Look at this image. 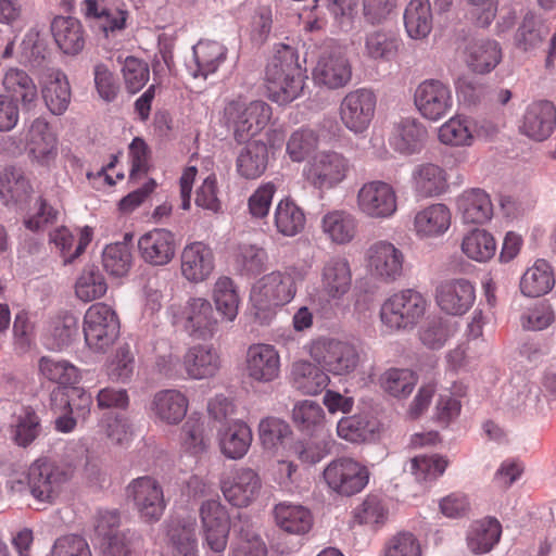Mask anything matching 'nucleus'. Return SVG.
Listing matches in <instances>:
<instances>
[{
  "instance_id": "1",
  "label": "nucleus",
  "mask_w": 556,
  "mask_h": 556,
  "mask_svg": "<svg viewBox=\"0 0 556 556\" xmlns=\"http://www.w3.org/2000/svg\"><path fill=\"white\" fill-rule=\"evenodd\" d=\"M306 78L298 50L290 45H276L265 70L268 98L279 105L291 103L302 94Z\"/></svg>"
},
{
  "instance_id": "2",
  "label": "nucleus",
  "mask_w": 556,
  "mask_h": 556,
  "mask_svg": "<svg viewBox=\"0 0 556 556\" xmlns=\"http://www.w3.org/2000/svg\"><path fill=\"white\" fill-rule=\"evenodd\" d=\"M71 477L72 470L68 466L46 457L38 458L29 466L26 482L12 481L11 490L17 493L28 491L37 502L53 504Z\"/></svg>"
},
{
  "instance_id": "3",
  "label": "nucleus",
  "mask_w": 556,
  "mask_h": 556,
  "mask_svg": "<svg viewBox=\"0 0 556 556\" xmlns=\"http://www.w3.org/2000/svg\"><path fill=\"white\" fill-rule=\"evenodd\" d=\"M302 268L290 265L264 275L254 286L251 300L258 312H271L290 303L296 294V285L304 280Z\"/></svg>"
},
{
  "instance_id": "4",
  "label": "nucleus",
  "mask_w": 556,
  "mask_h": 556,
  "mask_svg": "<svg viewBox=\"0 0 556 556\" xmlns=\"http://www.w3.org/2000/svg\"><path fill=\"white\" fill-rule=\"evenodd\" d=\"M271 108L264 101L245 104L232 100L224 108V126L232 131L233 140L241 144L262 132L271 118Z\"/></svg>"
},
{
  "instance_id": "5",
  "label": "nucleus",
  "mask_w": 556,
  "mask_h": 556,
  "mask_svg": "<svg viewBox=\"0 0 556 556\" xmlns=\"http://www.w3.org/2000/svg\"><path fill=\"white\" fill-rule=\"evenodd\" d=\"M351 167L350 160L343 153L323 150L311 156L303 168V176L314 189L330 190L346 179Z\"/></svg>"
},
{
  "instance_id": "6",
  "label": "nucleus",
  "mask_w": 556,
  "mask_h": 556,
  "mask_svg": "<svg viewBox=\"0 0 556 556\" xmlns=\"http://www.w3.org/2000/svg\"><path fill=\"white\" fill-rule=\"evenodd\" d=\"M309 355L323 369L336 376L353 372L361 363L359 351L353 343L332 338L313 341Z\"/></svg>"
},
{
  "instance_id": "7",
  "label": "nucleus",
  "mask_w": 556,
  "mask_h": 556,
  "mask_svg": "<svg viewBox=\"0 0 556 556\" xmlns=\"http://www.w3.org/2000/svg\"><path fill=\"white\" fill-rule=\"evenodd\" d=\"M427 301L419 292L403 290L382 304L380 318L391 330L413 328L424 316Z\"/></svg>"
},
{
  "instance_id": "8",
  "label": "nucleus",
  "mask_w": 556,
  "mask_h": 556,
  "mask_svg": "<svg viewBox=\"0 0 556 556\" xmlns=\"http://www.w3.org/2000/svg\"><path fill=\"white\" fill-rule=\"evenodd\" d=\"M174 324L194 340H208L218 330V320L211 302L204 298H190L173 314Z\"/></svg>"
},
{
  "instance_id": "9",
  "label": "nucleus",
  "mask_w": 556,
  "mask_h": 556,
  "mask_svg": "<svg viewBox=\"0 0 556 556\" xmlns=\"http://www.w3.org/2000/svg\"><path fill=\"white\" fill-rule=\"evenodd\" d=\"M80 12L89 25L105 38L123 31L129 17V12L121 0H83Z\"/></svg>"
},
{
  "instance_id": "10",
  "label": "nucleus",
  "mask_w": 556,
  "mask_h": 556,
  "mask_svg": "<svg viewBox=\"0 0 556 556\" xmlns=\"http://www.w3.org/2000/svg\"><path fill=\"white\" fill-rule=\"evenodd\" d=\"M83 330L89 348L104 351L118 337L119 320L111 306L105 303H96L85 314Z\"/></svg>"
},
{
  "instance_id": "11",
  "label": "nucleus",
  "mask_w": 556,
  "mask_h": 556,
  "mask_svg": "<svg viewBox=\"0 0 556 556\" xmlns=\"http://www.w3.org/2000/svg\"><path fill=\"white\" fill-rule=\"evenodd\" d=\"M323 475L327 485L343 496L359 493L369 480L367 467L350 457L333 459Z\"/></svg>"
},
{
  "instance_id": "12",
  "label": "nucleus",
  "mask_w": 556,
  "mask_h": 556,
  "mask_svg": "<svg viewBox=\"0 0 556 556\" xmlns=\"http://www.w3.org/2000/svg\"><path fill=\"white\" fill-rule=\"evenodd\" d=\"M414 104L424 118L437 122L453 108L452 89L440 79H425L415 89Z\"/></svg>"
},
{
  "instance_id": "13",
  "label": "nucleus",
  "mask_w": 556,
  "mask_h": 556,
  "mask_svg": "<svg viewBox=\"0 0 556 556\" xmlns=\"http://www.w3.org/2000/svg\"><path fill=\"white\" fill-rule=\"evenodd\" d=\"M376 94L366 88L350 91L339 108L342 124L354 134L364 132L370 125L376 111Z\"/></svg>"
},
{
  "instance_id": "14",
  "label": "nucleus",
  "mask_w": 556,
  "mask_h": 556,
  "mask_svg": "<svg viewBox=\"0 0 556 556\" xmlns=\"http://www.w3.org/2000/svg\"><path fill=\"white\" fill-rule=\"evenodd\" d=\"M127 495L146 522H156L163 516L166 507L164 493L154 478L144 476L134 479L127 486Z\"/></svg>"
},
{
  "instance_id": "15",
  "label": "nucleus",
  "mask_w": 556,
  "mask_h": 556,
  "mask_svg": "<svg viewBox=\"0 0 556 556\" xmlns=\"http://www.w3.org/2000/svg\"><path fill=\"white\" fill-rule=\"evenodd\" d=\"M357 205L371 218H389L397 210L394 188L382 180H372L362 186L357 193Z\"/></svg>"
},
{
  "instance_id": "16",
  "label": "nucleus",
  "mask_w": 556,
  "mask_h": 556,
  "mask_svg": "<svg viewBox=\"0 0 556 556\" xmlns=\"http://www.w3.org/2000/svg\"><path fill=\"white\" fill-rule=\"evenodd\" d=\"M204 540L208 548L222 554L227 546L230 529L229 516L226 508L215 500H207L200 507Z\"/></svg>"
},
{
  "instance_id": "17",
  "label": "nucleus",
  "mask_w": 556,
  "mask_h": 556,
  "mask_svg": "<svg viewBox=\"0 0 556 556\" xmlns=\"http://www.w3.org/2000/svg\"><path fill=\"white\" fill-rule=\"evenodd\" d=\"M368 267L374 276L384 282H393L402 277L404 254L389 241H377L366 253Z\"/></svg>"
},
{
  "instance_id": "18",
  "label": "nucleus",
  "mask_w": 556,
  "mask_h": 556,
  "mask_svg": "<svg viewBox=\"0 0 556 556\" xmlns=\"http://www.w3.org/2000/svg\"><path fill=\"white\" fill-rule=\"evenodd\" d=\"M435 301L441 311L448 315L466 314L476 301L473 285L464 278L442 281L435 289Z\"/></svg>"
},
{
  "instance_id": "19",
  "label": "nucleus",
  "mask_w": 556,
  "mask_h": 556,
  "mask_svg": "<svg viewBox=\"0 0 556 556\" xmlns=\"http://www.w3.org/2000/svg\"><path fill=\"white\" fill-rule=\"evenodd\" d=\"M182 277L192 283H200L210 278L215 269L213 249L202 242L194 241L185 245L180 255Z\"/></svg>"
},
{
  "instance_id": "20",
  "label": "nucleus",
  "mask_w": 556,
  "mask_h": 556,
  "mask_svg": "<svg viewBox=\"0 0 556 556\" xmlns=\"http://www.w3.org/2000/svg\"><path fill=\"white\" fill-rule=\"evenodd\" d=\"M352 77V67L348 58L338 49L325 50L313 71V78L319 86L328 89L342 88Z\"/></svg>"
},
{
  "instance_id": "21",
  "label": "nucleus",
  "mask_w": 556,
  "mask_h": 556,
  "mask_svg": "<svg viewBox=\"0 0 556 556\" xmlns=\"http://www.w3.org/2000/svg\"><path fill=\"white\" fill-rule=\"evenodd\" d=\"M26 148L31 162L45 167L54 163L58 156V138L45 118L37 117L30 124Z\"/></svg>"
},
{
  "instance_id": "22",
  "label": "nucleus",
  "mask_w": 556,
  "mask_h": 556,
  "mask_svg": "<svg viewBox=\"0 0 556 556\" xmlns=\"http://www.w3.org/2000/svg\"><path fill=\"white\" fill-rule=\"evenodd\" d=\"M140 257L149 265L165 266L176 252L175 235L164 228H154L138 240Z\"/></svg>"
},
{
  "instance_id": "23",
  "label": "nucleus",
  "mask_w": 556,
  "mask_h": 556,
  "mask_svg": "<svg viewBox=\"0 0 556 556\" xmlns=\"http://www.w3.org/2000/svg\"><path fill=\"white\" fill-rule=\"evenodd\" d=\"M260 489L261 479L251 468H238L222 480L225 498L237 507H247L255 498Z\"/></svg>"
},
{
  "instance_id": "24",
  "label": "nucleus",
  "mask_w": 556,
  "mask_h": 556,
  "mask_svg": "<svg viewBox=\"0 0 556 556\" xmlns=\"http://www.w3.org/2000/svg\"><path fill=\"white\" fill-rule=\"evenodd\" d=\"M280 356L274 345L253 344L247 352V374L257 382H271L279 377Z\"/></svg>"
},
{
  "instance_id": "25",
  "label": "nucleus",
  "mask_w": 556,
  "mask_h": 556,
  "mask_svg": "<svg viewBox=\"0 0 556 556\" xmlns=\"http://www.w3.org/2000/svg\"><path fill=\"white\" fill-rule=\"evenodd\" d=\"M189 400L177 389L157 391L149 405L152 417L166 425H178L187 415Z\"/></svg>"
},
{
  "instance_id": "26",
  "label": "nucleus",
  "mask_w": 556,
  "mask_h": 556,
  "mask_svg": "<svg viewBox=\"0 0 556 556\" xmlns=\"http://www.w3.org/2000/svg\"><path fill=\"white\" fill-rule=\"evenodd\" d=\"M167 545L175 556H194L198 548L197 521L192 517L172 516L164 522Z\"/></svg>"
},
{
  "instance_id": "27",
  "label": "nucleus",
  "mask_w": 556,
  "mask_h": 556,
  "mask_svg": "<svg viewBox=\"0 0 556 556\" xmlns=\"http://www.w3.org/2000/svg\"><path fill=\"white\" fill-rule=\"evenodd\" d=\"M556 126V108L547 100L531 103L523 115L520 130L527 137L543 141L547 139Z\"/></svg>"
},
{
  "instance_id": "28",
  "label": "nucleus",
  "mask_w": 556,
  "mask_h": 556,
  "mask_svg": "<svg viewBox=\"0 0 556 556\" xmlns=\"http://www.w3.org/2000/svg\"><path fill=\"white\" fill-rule=\"evenodd\" d=\"M321 291L332 300H340L351 289L352 270L349 260L333 255L325 261L321 268Z\"/></svg>"
},
{
  "instance_id": "29",
  "label": "nucleus",
  "mask_w": 556,
  "mask_h": 556,
  "mask_svg": "<svg viewBox=\"0 0 556 556\" xmlns=\"http://www.w3.org/2000/svg\"><path fill=\"white\" fill-rule=\"evenodd\" d=\"M51 34L59 49L68 55L83 51L86 31L81 22L73 16H55L50 25Z\"/></svg>"
},
{
  "instance_id": "30",
  "label": "nucleus",
  "mask_w": 556,
  "mask_h": 556,
  "mask_svg": "<svg viewBox=\"0 0 556 556\" xmlns=\"http://www.w3.org/2000/svg\"><path fill=\"white\" fill-rule=\"evenodd\" d=\"M252 440L251 428L241 420L226 422L218 430L220 452L229 459H241L248 453Z\"/></svg>"
},
{
  "instance_id": "31",
  "label": "nucleus",
  "mask_w": 556,
  "mask_h": 556,
  "mask_svg": "<svg viewBox=\"0 0 556 556\" xmlns=\"http://www.w3.org/2000/svg\"><path fill=\"white\" fill-rule=\"evenodd\" d=\"M426 139V127L417 118L405 117L394 124L390 143L395 151L410 155L420 152Z\"/></svg>"
},
{
  "instance_id": "32",
  "label": "nucleus",
  "mask_w": 556,
  "mask_h": 556,
  "mask_svg": "<svg viewBox=\"0 0 556 556\" xmlns=\"http://www.w3.org/2000/svg\"><path fill=\"white\" fill-rule=\"evenodd\" d=\"M236 157V169L240 177L253 180L260 178L267 169L268 147L262 140L244 142Z\"/></svg>"
},
{
  "instance_id": "33",
  "label": "nucleus",
  "mask_w": 556,
  "mask_h": 556,
  "mask_svg": "<svg viewBox=\"0 0 556 556\" xmlns=\"http://www.w3.org/2000/svg\"><path fill=\"white\" fill-rule=\"evenodd\" d=\"M502 60V49L492 39H476L470 41L465 50L467 66L477 74L492 72Z\"/></svg>"
},
{
  "instance_id": "34",
  "label": "nucleus",
  "mask_w": 556,
  "mask_h": 556,
  "mask_svg": "<svg viewBox=\"0 0 556 556\" xmlns=\"http://www.w3.org/2000/svg\"><path fill=\"white\" fill-rule=\"evenodd\" d=\"M412 179L414 191L422 199L438 197L448 188L445 170L432 163L416 166Z\"/></svg>"
},
{
  "instance_id": "35",
  "label": "nucleus",
  "mask_w": 556,
  "mask_h": 556,
  "mask_svg": "<svg viewBox=\"0 0 556 556\" xmlns=\"http://www.w3.org/2000/svg\"><path fill=\"white\" fill-rule=\"evenodd\" d=\"M5 90L4 96L21 102L24 110H30L38 100V90L34 79L24 71L16 67L9 68L2 78Z\"/></svg>"
},
{
  "instance_id": "36",
  "label": "nucleus",
  "mask_w": 556,
  "mask_h": 556,
  "mask_svg": "<svg viewBox=\"0 0 556 556\" xmlns=\"http://www.w3.org/2000/svg\"><path fill=\"white\" fill-rule=\"evenodd\" d=\"M457 206L464 222L468 224H484L493 216L491 198L479 188L464 191L457 199Z\"/></svg>"
},
{
  "instance_id": "37",
  "label": "nucleus",
  "mask_w": 556,
  "mask_h": 556,
  "mask_svg": "<svg viewBox=\"0 0 556 556\" xmlns=\"http://www.w3.org/2000/svg\"><path fill=\"white\" fill-rule=\"evenodd\" d=\"M402 47V40L392 31H368L364 38V55L376 62L393 61Z\"/></svg>"
},
{
  "instance_id": "38",
  "label": "nucleus",
  "mask_w": 556,
  "mask_h": 556,
  "mask_svg": "<svg viewBox=\"0 0 556 556\" xmlns=\"http://www.w3.org/2000/svg\"><path fill=\"white\" fill-rule=\"evenodd\" d=\"M555 286L553 267L545 260H536L520 279V291L525 296L539 298L548 293Z\"/></svg>"
},
{
  "instance_id": "39",
  "label": "nucleus",
  "mask_w": 556,
  "mask_h": 556,
  "mask_svg": "<svg viewBox=\"0 0 556 556\" xmlns=\"http://www.w3.org/2000/svg\"><path fill=\"white\" fill-rule=\"evenodd\" d=\"M452 214L443 203L431 204L419 211L414 219L417 235L435 237L443 235L451 226Z\"/></svg>"
},
{
  "instance_id": "40",
  "label": "nucleus",
  "mask_w": 556,
  "mask_h": 556,
  "mask_svg": "<svg viewBox=\"0 0 556 556\" xmlns=\"http://www.w3.org/2000/svg\"><path fill=\"white\" fill-rule=\"evenodd\" d=\"M325 371L308 361L295 362L291 370L292 384L303 394H318L329 383V377Z\"/></svg>"
},
{
  "instance_id": "41",
  "label": "nucleus",
  "mask_w": 556,
  "mask_h": 556,
  "mask_svg": "<svg viewBox=\"0 0 556 556\" xmlns=\"http://www.w3.org/2000/svg\"><path fill=\"white\" fill-rule=\"evenodd\" d=\"M219 356L208 346L195 345L184 356V367L192 379L213 377L219 369Z\"/></svg>"
},
{
  "instance_id": "42",
  "label": "nucleus",
  "mask_w": 556,
  "mask_h": 556,
  "mask_svg": "<svg viewBox=\"0 0 556 556\" xmlns=\"http://www.w3.org/2000/svg\"><path fill=\"white\" fill-rule=\"evenodd\" d=\"M227 56V48L218 41L200 40L193 47V59L195 70L192 72L193 77L206 78L214 74Z\"/></svg>"
},
{
  "instance_id": "43",
  "label": "nucleus",
  "mask_w": 556,
  "mask_h": 556,
  "mask_svg": "<svg viewBox=\"0 0 556 556\" xmlns=\"http://www.w3.org/2000/svg\"><path fill=\"white\" fill-rule=\"evenodd\" d=\"M502 526L495 518L473 522L467 533V546L473 554L489 553L500 541Z\"/></svg>"
},
{
  "instance_id": "44",
  "label": "nucleus",
  "mask_w": 556,
  "mask_h": 556,
  "mask_svg": "<svg viewBox=\"0 0 556 556\" xmlns=\"http://www.w3.org/2000/svg\"><path fill=\"white\" fill-rule=\"evenodd\" d=\"M277 526L290 534L302 535L313 526L311 511L301 505L278 504L274 509Z\"/></svg>"
},
{
  "instance_id": "45",
  "label": "nucleus",
  "mask_w": 556,
  "mask_h": 556,
  "mask_svg": "<svg viewBox=\"0 0 556 556\" xmlns=\"http://www.w3.org/2000/svg\"><path fill=\"white\" fill-rule=\"evenodd\" d=\"M305 224V213L293 200L279 201L274 212V225L280 235L294 237L304 230Z\"/></svg>"
},
{
  "instance_id": "46",
  "label": "nucleus",
  "mask_w": 556,
  "mask_h": 556,
  "mask_svg": "<svg viewBox=\"0 0 556 556\" xmlns=\"http://www.w3.org/2000/svg\"><path fill=\"white\" fill-rule=\"evenodd\" d=\"M31 190L30 181L22 168L7 166L0 173V197L7 204L26 201Z\"/></svg>"
},
{
  "instance_id": "47",
  "label": "nucleus",
  "mask_w": 556,
  "mask_h": 556,
  "mask_svg": "<svg viewBox=\"0 0 556 556\" xmlns=\"http://www.w3.org/2000/svg\"><path fill=\"white\" fill-rule=\"evenodd\" d=\"M325 235L337 244L351 242L357 231L356 218L349 212L336 210L327 213L321 219Z\"/></svg>"
},
{
  "instance_id": "48",
  "label": "nucleus",
  "mask_w": 556,
  "mask_h": 556,
  "mask_svg": "<svg viewBox=\"0 0 556 556\" xmlns=\"http://www.w3.org/2000/svg\"><path fill=\"white\" fill-rule=\"evenodd\" d=\"M41 92L48 110L53 115H62L66 112L71 103L72 91L64 73L51 74Z\"/></svg>"
},
{
  "instance_id": "49",
  "label": "nucleus",
  "mask_w": 556,
  "mask_h": 556,
  "mask_svg": "<svg viewBox=\"0 0 556 556\" xmlns=\"http://www.w3.org/2000/svg\"><path fill=\"white\" fill-rule=\"evenodd\" d=\"M404 26L410 38H426L432 29L430 1L410 0L404 12Z\"/></svg>"
},
{
  "instance_id": "50",
  "label": "nucleus",
  "mask_w": 556,
  "mask_h": 556,
  "mask_svg": "<svg viewBox=\"0 0 556 556\" xmlns=\"http://www.w3.org/2000/svg\"><path fill=\"white\" fill-rule=\"evenodd\" d=\"M79 324L72 313H64L53 318L50 323L49 333L46 337V345L51 350L61 351L68 346L78 334Z\"/></svg>"
},
{
  "instance_id": "51",
  "label": "nucleus",
  "mask_w": 556,
  "mask_h": 556,
  "mask_svg": "<svg viewBox=\"0 0 556 556\" xmlns=\"http://www.w3.org/2000/svg\"><path fill=\"white\" fill-rule=\"evenodd\" d=\"M547 34L548 28L542 18L533 13H527L516 30L515 45L518 49L527 52L539 47Z\"/></svg>"
},
{
  "instance_id": "52",
  "label": "nucleus",
  "mask_w": 556,
  "mask_h": 556,
  "mask_svg": "<svg viewBox=\"0 0 556 556\" xmlns=\"http://www.w3.org/2000/svg\"><path fill=\"white\" fill-rule=\"evenodd\" d=\"M40 430V419L30 407H26L15 415L10 426L12 440L23 447L30 445L39 435Z\"/></svg>"
},
{
  "instance_id": "53",
  "label": "nucleus",
  "mask_w": 556,
  "mask_h": 556,
  "mask_svg": "<svg viewBox=\"0 0 556 556\" xmlns=\"http://www.w3.org/2000/svg\"><path fill=\"white\" fill-rule=\"evenodd\" d=\"M462 251L469 258L482 263L494 256L496 242L493 236L486 230L473 229L464 237Z\"/></svg>"
},
{
  "instance_id": "54",
  "label": "nucleus",
  "mask_w": 556,
  "mask_h": 556,
  "mask_svg": "<svg viewBox=\"0 0 556 556\" xmlns=\"http://www.w3.org/2000/svg\"><path fill=\"white\" fill-rule=\"evenodd\" d=\"M292 421L300 431L313 433L325 424L324 408L312 400L299 401L292 409Z\"/></svg>"
},
{
  "instance_id": "55",
  "label": "nucleus",
  "mask_w": 556,
  "mask_h": 556,
  "mask_svg": "<svg viewBox=\"0 0 556 556\" xmlns=\"http://www.w3.org/2000/svg\"><path fill=\"white\" fill-rule=\"evenodd\" d=\"M267 252L255 244H239L235 252V267L244 276H256L266 268Z\"/></svg>"
},
{
  "instance_id": "56",
  "label": "nucleus",
  "mask_w": 556,
  "mask_h": 556,
  "mask_svg": "<svg viewBox=\"0 0 556 556\" xmlns=\"http://www.w3.org/2000/svg\"><path fill=\"white\" fill-rule=\"evenodd\" d=\"M319 144V135L309 127H301L294 130L286 147V152L292 162H303Z\"/></svg>"
},
{
  "instance_id": "57",
  "label": "nucleus",
  "mask_w": 556,
  "mask_h": 556,
  "mask_svg": "<svg viewBox=\"0 0 556 556\" xmlns=\"http://www.w3.org/2000/svg\"><path fill=\"white\" fill-rule=\"evenodd\" d=\"M233 529L238 532V538L232 545V556H267L265 542L253 531L248 521L241 522L239 528L233 523Z\"/></svg>"
},
{
  "instance_id": "58",
  "label": "nucleus",
  "mask_w": 556,
  "mask_h": 556,
  "mask_svg": "<svg viewBox=\"0 0 556 556\" xmlns=\"http://www.w3.org/2000/svg\"><path fill=\"white\" fill-rule=\"evenodd\" d=\"M51 401H55L56 404L60 402V404L66 405L67 408L73 407V413L81 420L89 417L93 403L91 394L79 387L59 388L51 393Z\"/></svg>"
},
{
  "instance_id": "59",
  "label": "nucleus",
  "mask_w": 556,
  "mask_h": 556,
  "mask_svg": "<svg viewBox=\"0 0 556 556\" xmlns=\"http://www.w3.org/2000/svg\"><path fill=\"white\" fill-rule=\"evenodd\" d=\"M102 264L106 273L114 277L125 276L132 264L130 247L126 242H117L105 247Z\"/></svg>"
},
{
  "instance_id": "60",
  "label": "nucleus",
  "mask_w": 556,
  "mask_h": 556,
  "mask_svg": "<svg viewBox=\"0 0 556 556\" xmlns=\"http://www.w3.org/2000/svg\"><path fill=\"white\" fill-rule=\"evenodd\" d=\"M39 370L48 380L64 387L72 386L79 380L77 367L64 359L58 361L42 356L39 359Z\"/></svg>"
},
{
  "instance_id": "61",
  "label": "nucleus",
  "mask_w": 556,
  "mask_h": 556,
  "mask_svg": "<svg viewBox=\"0 0 556 556\" xmlns=\"http://www.w3.org/2000/svg\"><path fill=\"white\" fill-rule=\"evenodd\" d=\"M470 124L471 122L465 116L451 117L439 128V140L452 147L470 146L473 140Z\"/></svg>"
},
{
  "instance_id": "62",
  "label": "nucleus",
  "mask_w": 556,
  "mask_h": 556,
  "mask_svg": "<svg viewBox=\"0 0 556 556\" xmlns=\"http://www.w3.org/2000/svg\"><path fill=\"white\" fill-rule=\"evenodd\" d=\"M108 290L103 275L93 266L86 267L76 281L75 292L84 302L100 299Z\"/></svg>"
},
{
  "instance_id": "63",
  "label": "nucleus",
  "mask_w": 556,
  "mask_h": 556,
  "mask_svg": "<svg viewBox=\"0 0 556 556\" xmlns=\"http://www.w3.org/2000/svg\"><path fill=\"white\" fill-rule=\"evenodd\" d=\"M214 301L217 311L228 320H233L238 314L239 295L235 282L229 277H220L215 282Z\"/></svg>"
},
{
  "instance_id": "64",
  "label": "nucleus",
  "mask_w": 556,
  "mask_h": 556,
  "mask_svg": "<svg viewBox=\"0 0 556 556\" xmlns=\"http://www.w3.org/2000/svg\"><path fill=\"white\" fill-rule=\"evenodd\" d=\"M142 536L131 530L117 532L109 538L106 556H134L142 547Z\"/></svg>"
}]
</instances>
